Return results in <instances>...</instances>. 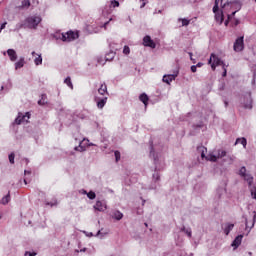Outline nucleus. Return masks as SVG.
Here are the masks:
<instances>
[{
	"instance_id": "f257e3e1",
	"label": "nucleus",
	"mask_w": 256,
	"mask_h": 256,
	"mask_svg": "<svg viewBox=\"0 0 256 256\" xmlns=\"http://www.w3.org/2000/svg\"><path fill=\"white\" fill-rule=\"evenodd\" d=\"M150 157H152L154 160L155 172L152 175L153 183L148 187V189L153 190L157 189V183L161 181V175L159 174V171L165 167V160L159 159V157L155 155L153 146L150 147Z\"/></svg>"
},
{
	"instance_id": "864d4df0",
	"label": "nucleus",
	"mask_w": 256,
	"mask_h": 256,
	"mask_svg": "<svg viewBox=\"0 0 256 256\" xmlns=\"http://www.w3.org/2000/svg\"><path fill=\"white\" fill-rule=\"evenodd\" d=\"M38 105H45V101L39 100V101H38Z\"/></svg>"
},
{
	"instance_id": "8fccbe9b",
	"label": "nucleus",
	"mask_w": 256,
	"mask_h": 256,
	"mask_svg": "<svg viewBox=\"0 0 256 256\" xmlns=\"http://www.w3.org/2000/svg\"><path fill=\"white\" fill-rule=\"evenodd\" d=\"M36 255H37V253H35V252H33V253H31L29 251L25 252V256H36Z\"/></svg>"
},
{
	"instance_id": "7ed1b4c3",
	"label": "nucleus",
	"mask_w": 256,
	"mask_h": 256,
	"mask_svg": "<svg viewBox=\"0 0 256 256\" xmlns=\"http://www.w3.org/2000/svg\"><path fill=\"white\" fill-rule=\"evenodd\" d=\"M41 21V16H29L24 20L25 27L26 29H37Z\"/></svg>"
},
{
	"instance_id": "9b49d317",
	"label": "nucleus",
	"mask_w": 256,
	"mask_h": 256,
	"mask_svg": "<svg viewBox=\"0 0 256 256\" xmlns=\"http://www.w3.org/2000/svg\"><path fill=\"white\" fill-rule=\"evenodd\" d=\"M143 45L144 47H150L151 49H155V47H157L155 42L151 39V36H145L143 38Z\"/></svg>"
},
{
	"instance_id": "ddd939ff",
	"label": "nucleus",
	"mask_w": 256,
	"mask_h": 256,
	"mask_svg": "<svg viewBox=\"0 0 256 256\" xmlns=\"http://www.w3.org/2000/svg\"><path fill=\"white\" fill-rule=\"evenodd\" d=\"M246 103H244V109H253V100L251 99V93H247L245 96Z\"/></svg>"
},
{
	"instance_id": "4c0bfd02",
	"label": "nucleus",
	"mask_w": 256,
	"mask_h": 256,
	"mask_svg": "<svg viewBox=\"0 0 256 256\" xmlns=\"http://www.w3.org/2000/svg\"><path fill=\"white\" fill-rule=\"evenodd\" d=\"M86 195H87L88 199H91V200H93V199H95V197H97V195L95 194L94 191H89Z\"/></svg>"
},
{
	"instance_id": "2eb2a0df",
	"label": "nucleus",
	"mask_w": 256,
	"mask_h": 256,
	"mask_svg": "<svg viewBox=\"0 0 256 256\" xmlns=\"http://www.w3.org/2000/svg\"><path fill=\"white\" fill-rule=\"evenodd\" d=\"M15 70L23 69L25 67V57H20L19 60L14 64Z\"/></svg>"
},
{
	"instance_id": "052dcab7",
	"label": "nucleus",
	"mask_w": 256,
	"mask_h": 256,
	"mask_svg": "<svg viewBox=\"0 0 256 256\" xmlns=\"http://www.w3.org/2000/svg\"><path fill=\"white\" fill-rule=\"evenodd\" d=\"M146 3H142V5L140 6V9H143V7H145Z\"/></svg>"
},
{
	"instance_id": "7c9ffc66",
	"label": "nucleus",
	"mask_w": 256,
	"mask_h": 256,
	"mask_svg": "<svg viewBox=\"0 0 256 256\" xmlns=\"http://www.w3.org/2000/svg\"><path fill=\"white\" fill-rule=\"evenodd\" d=\"M9 201H11V195L7 194L1 199L0 203H2V205H7Z\"/></svg>"
},
{
	"instance_id": "0e129e2a",
	"label": "nucleus",
	"mask_w": 256,
	"mask_h": 256,
	"mask_svg": "<svg viewBox=\"0 0 256 256\" xmlns=\"http://www.w3.org/2000/svg\"><path fill=\"white\" fill-rule=\"evenodd\" d=\"M225 107H227L229 105V103L227 101L224 102Z\"/></svg>"
},
{
	"instance_id": "a19ab883",
	"label": "nucleus",
	"mask_w": 256,
	"mask_h": 256,
	"mask_svg": "<svg viewBox=\"0 0 256 256\" xmlns=\"http://www.w3.org/2000/svg\"><path fill=\"white\" fill-rule=\"evenodd\" d=\"M252 85L256 89V67H255L254 72H253Z\"/></svg>"
},
{
	"instance_id": "c85d7f7f",
	"label": "nucleus",
	"mask_w": 256,
	"mask_h": 256,
	"mask_svg": "<svg viewBox=\"0 0 256 256\" xmlns=\"http://www.w3.org/2000/svg\"><path fill=\"white\" fill-rule=\"evenodd\" d=\"M180 231H182V233L187 234L188 237H192V231L191 228H186L185 226H183Z\"/></svg>"
},
{
	"instance_id": "473e14b6",
	"label": "nucleus",
	"mask_w": 256,
	"mask_h": 256,
	"mask_svg": "<svg viewBox=\"0 0 256 256\" xmlns=\"http://www.w3.org/2000/svg\"><path fill=\"white\" fill-rule=\"evenodd\" d=\"M219 3H223V0H215L214 7H213V13H216V11H219Z\"/></svg>"
},
{
	"instance_id": "0eeeda50",
	"label": "nucleus",
	"mask_w": 256,
	"mask_h": 256,
	"mask_svg": "<svg viewBox=\"0 0 256 256\" xmlns=\"http://www.w3.org/2000/svg\"><path fill=\"white\" fill-rule=\"evenodd\" d=\"M178 75H179V70H176V71H174L173 74L164 75L162 81L164 83H167V85H171V82L175 81V79H177Z\"/></svg>"
},
{
	"instance_id": "b1692460",
	"label": "nucleus",
	"mask_w": 256,
	"mask_h": 256,
	"mask_svg": "<svg viewBox=\"0 0 256 256\" xmlns=\"http://www.w3.org/2000/svg\"><path fill=\"white\" fill-rule=\"evenodd\" d=\"M243 145L244 149L245 147H247V139L246 138H237L236 139V142H235V145Z\"/></svg>"
},
{
	"instance_id": "bf43d9fd",
	"label": "nucleus",
	"mask_w": 256,
	"mask_h": 256,
	"mask_svg": "<svg viewBox=\"0 0 256 256\" xmlns=\"http://www.w3.org/2000/svg\"><path fill=\"white\" fill-rule=\"evenodd\" d=\"M80 251H81V253H85V251H87V248H83Z\"/></svg>"
},
{
	"instance_id": "423d86ee",
	"label": "nucleus",
	"mask_w": 256,
	"mask_h": 256,
	"mask_svg": "<svg viewBox=\"0 0 256 256\" xmlns=\"http://www.w3.org/2000/svg\"><path fill=\"white\" fill-rule=\"evenodd\" d=\"M233 49H234V51H236V53H240V51H243V49H245V43H244L243 36H240L235 40Z\"/></svg>"
},
{
	"instance_id": "cd10ccee",
	"label": "nucleus",
	"mask_w": 256,
	"mask_h": 256,
	"mask_svg": "<svg viewBox=\"0 0 256 256\" xmlns=\"http://www.w3.org/2000/svg\"><path fill=\"white\" fill-rule=\"evenodd\" d=\"M21 117H23V113L19 112L18 116L14 120L15 125H21V123H23V118Z\"/></svg>"
},
{
	"instance_id": "c9c22d12",
	"label": "nucleus",
	"mask_w": 256,
	"mask_h": 256,
	"mask_svg": "<svg viewBox=\"0 0 256 256\" xmlns=\"http://www.w3.org/2000/svg\"><path fill=\"white\" fill-rule=\"evenodd\" d=\"M20 29H27V27H25V21H24V23L16 24L14 31H20Z\"/></svg>"
},
{
	"instance_id": "4d7b16f0",
	"label": "nucleus",
	"mask_w": 256,
	"mask_h": 256,
	"mask_svg": "<svg viewBox=\"0 0 256 256\" xmlns=\"http://www.w3.org/2000/svg\"><path fill=\"white\" fill-rule=\"evenodd\" d=\"M86 235H87V237H93V232H90V233H88Z\"/></svg>"
},
{
	"instance_id": "6e6552de",
	"label": "nucleus",
	"mask_w": 256,
	"mask_h": 256,
	"mask_svg": "<svg viewBox=\"0 0 256 256\" xmlns=\"http://www.w3.org/2000/svg\"><path fill=\"white\" fill-rule=\"evenodd\" d=\"M94 101H95L98 109H103V107H105V105H107V96H103L102 98L95 96Z\"/></svg>"
},
{
	"instance_id": "58836bf2",
	"label": "nucleus",
	"mask_w": 256,
	"mask_h": 256,
	"mask_svg": "<svg viewBox=\"0 0 256 256\" xmlns=\"http://www.w3.org/2000/svg\"><path fill=\"white\" fill-rule=\"evenodd\" d=\"M250 193L254 199H256V186H250Z\"/></svg>"
},
{
	"instance_id": "dca6fc26",
	"label": "nucleus",
	"mask_w": 256,
	"mask_h": 256,
	"mask_svg": "<svg viewBox=\"0 0 256 256\" xmlns=\"http://www.w3.org/2000/svg\"><path fill=\"white\" fill-rule=\"evenodd\" d=\"M255 221H256V211H253V220H252L251 226H249V221L247 220V218H245L246 229H249L248 232L251 231L252 227H255Z\"/></svg>"
},
{
	"instance_id": "774afa93",
	"label": "nucleus",
	"mask_w": 256,
	"mask_h": 256,
	"mask_svg": "<svg viewBox=\"0 0 256 256\" xmlns=\"http://www.w3.org/2000/svg\"><path fill=\"white\" fill-rule=\"evenodd\" d=\"M32 55L35 56V55H37V53H35V51H33V52H32Z\"/></svg>"
},
{
	"instance_id": "4be33fe9",
	"label": "nucleus",
	"mask_w": 256,
	"mask_h": 256,
	"mask_svg": "<svg viewBox=\"0 0 256 256\" xmlns=\"http://www.w3.org/2000/svg\"><path fill=\"white\" fill-rule=\"evenodd\" d=\"M235 227V224L228 223L226 227L224 228L225 235H229L231 231H233V228Z\"/></svg>"
},
{
	"instance_id": "09e8293b",
	"label": "nucleus",
	"mask_w": 256,
	"mask_h": 256,
	"mask_svg": "<svg viewBox=\"0 0 256 256\" xmlns=\"http://www.w3.org/2000/svg\"><path fill=\"white\" fill-rule=\"evenodd\" d=\"M194 129H201L203 127V122H200L199 124L193 125Z\"/></svg>"
},
{
	"instance_id": "5701e85b",
	"label": "nucleus",
	"mask_w": 256,
	"mask_h": 256,
	"mask_svg": "<svg viewBox=\"0 0 256 256\" xmlns=\"http://www.w3.org/2000/svg\"><path fill=\"white\" fill-rule=\"evenodd\" d=\"M140 101H142V103L145 105V107H147V103L149 101V96H147V94L143 93L139 96Z\"/></svg>"
},
{
	"instance_id": "2f4dec72",
	"label": "nucleus",
	"mask_w": 256,
	"mask_h": 256,
	"mask_svg": "<svg viewBox=\"0 0 256 256\" xmlns=\"http://www.w3.org/2000/svg\"><path fill=\"white\" fill-rule=\"evenodd\" d=\"M34 63L35 65L39 66V65H43V57L40 55H38V57H36L34 59Z\"/></svg>"
},
{
	"instance_id": "680f3d73",
	"label": "nucleus",
	"mask_w": 256,
	"mask_h": 256,
	"mask_svg": "<svg viewBox=\"0 0 256 256\" xmlns=\"http://www.w3.org/2000/svg\"><path fill=\"white\" fill-rule=\"evenodd\" d=\"M107 25H109V21L108 22H105L103 27H107Z\"/></svg>"
},
{
	"instance_id": "a878e982",
	"label": "nucleus",
	"mask_w": 256,
	"mask_h": 256,
	"mask_svg": "<svg viewBox=\"0 0 256 256\" xmlns=\"http://www.w3.org/2000/svg\"><path fill=\"white\" fill-rule=\"evenodd\" d=\"M22 123H29V119H31V113L26 112L25 114L22 113Z\"/></svg>"
},
{
	"instance_id": "9d476101",
	"label": "nucleus",
	"mask_w": 256,
	"mask_h": 256,
	"mask_svg": "<svg viewBox=\"0 0 256 256\" xmlns=\"http://www.w3.org/2000/svg\"><path fill=\"white\" fill-rule=\"evenodd\" d=\"M226 7H235V9H237L236 11H240V9H241V2H239V1H233V2L227 1L226 3H224L222 5V9H225Z\"/></svg>"
},
{
	"instance_id": "e433bc0d",
	"label": "nucleus",
	"mask_w": 256,
	"mask_h": 256,
	"mask_svg": "<svg viewBox=\"0 0 256 256\" xmlns=\"http://www.w3.org/2000/svg\"><path fill=\"white\" fill-rule=\"evenodd\" d=\"M239 175H240V177H243V176L247 175V168L245 166H242L240 168Z\"/></svg>"
},
{
	"instance_id": "a18cd8bd",
	"label": "nucleus",
	"mask_w": 256,
	"mask_h": 256,
	"mask_svg": "<svg viewBox=\"0 0 256 256\" xmlns=\"http://www.w3.org/2000/svg\"><path fill=\"white\" fill-rule=\"evenodd\" d=\"M222 69H223L222 77H227V65L223 64Z\"/></svg>"
},
{
	"instance_id": "a211bd4d",
	"label": "nucleus",
	"mask_w": 256,
	"mask_h": 256,
	"mask_svg": "<svg viewBox=\"0 0 256 256\" xmlns=\"http://www.w3.org/2000/svg\"><path fill=\"white\" fill-rule=\"evenodd\" d=\"M225 193H226L225 188L223 187L218 188L216 192V199H218V201L223 199V196L225 195Z\"/></svg>"
},
{
	"instance_id": "c756f323",
	"label": "nucleus",
	"mask_w": 256,
	"mask_h": 256,
	"mask_svg": "<svg viewBox=\"0 0 256 256\" xmlns=\"http://www.w3.org/2000/svg\"><path fill=\"white\" fill-rule=\"evenodd\" d=\"M178 21H181L182 27H188V25L191 23V20L187 18H179Z\"/></svg>"
},
{
	"instance_id": "49530a36",
	"label": "nucleus",
	"mask_w": 256,
	"mask_h": 256,
	"mask_svg": "<svg viewBox=\"0 0 256 256\" xmlns=\"http://www.w3.org/2000/svg\"><path fill=\"white\" fill-rule=\"evenodd\" d=\"M110 5H111L112 7H119V1H117V0H112V1L110 2Z\"/></svg>"
},
{
	"instance_id": "6ab92c4d",
	"label": "nucleus",
	"mask_w": 256,
	"mask_h": 256,
	"mask_svg": "<svg viewBox=\"0 0 256 256\" xmlns=\"http://www.w3.org/2000/svg\"><path fill=\"white\" fill-rule=\"evenodd\" d=\"M215 14V20L217 21V23H223L224 18H223V12H220L219 10H217L216 12H214Z\"/></svg>"
},
{
	"instance_id": "69168bd1",
	"label": "nucleus",
	"mask_w": 256,
	"mask_h": 256,
	"mask_svg": "<svg viewBox=\"0 0 256 256\" xmlns=\"http://www.w3.org/2000/svg\"><path fill=\"white\" fill-rule=\"evenodd\" d=\"M248 255L249 256H253V252H248Z\"/></svg>"
},
{
	"instance_id": "20e7f679",
	"label": "nucleus",
	"mask_w": 256,
	"mask_h": 256,
	"mask_svg": "<svg viewBox=\"0 0 256 256\" xmlns=\"http://www.w3.org/2000/svg\"><path fill=\"white\" fill-rule=\"evenodd\" d=\"M197 151L201 153V158L206 159L207 161H211L212 163H217L218 156L215 154H210L209 156H205V153H207V148L205 146H198Z\"/></svg>"
},
{
	"instance_id": "13d9d810",
	"label": "nucleus",
	"mask_w": 256,
	"mask_h": 256,
	"mask_svg": "<svg viewBox=\"0 0 256 256\" xmlns=\"http://www.w3.org/2000/svg\"><path fill=\"white\" fill-rule=\"evenodd\" d=\"M189 57L193 61V53L189 52Z\"/></svg>"
},
{
	"instance_id": "6e6d98bb",
	"label": "nucleus",
	"mask_w": 256,
	"mask_h": 256,
	"mask_svg": "<svg viewBox=\"0 0 256 256\" xmlns=\"http://www.w3.org/2000/svg\"><path fill=\"white\" fill-rule=\"evenodd\" d=\"M44 99H47V95H46V94H42V101H43Z\"/></svg>"
},
{
	"instance_id": "f03ea898",
	"label": "nucleus",
	"mask_w": 256,
	"mask_h": 256,
	"mask_svg": "<svg viewBox=\"0 0 256 256\" xmlns=\"http://www.w3.org/2000/svg\"><path fill=\"white\" fill-rule=\"evenodd\" d=\"M54 39H56L57 41H63L64 43H71V41L79 39V34L73 31H69L66 33L56 32L54 34Z\"/></svg>"
},
{
	"instance_id": "72a5a7b5",
	"label": "nucleus",
	"mask_w": 256,
	"mask_h": 256,
	"mask_svg": "<svg viewBox=\"0 0 256 256\" xmlns=\"http://www.w3.org/2000/svg\"><path fill=\"white\" fill-rule=\"evenodd\" d=\"M226 156H227V151L218 150V154H217L218 159H223V157H226Z\"/></svg>"
},
{
	"instance_id": "5fc2aeb1",
	"label": "nucleus",
	"mask_w": 256,
	"mask_h": 256,
	"mask_svg": "<svg viewBox=\"0 0 256 256\" xmlns=\"http://www.w3.org/2000/svg\"><path fill=\"white\" fill-rule=\"evenodd\" d=\"M196 67H203V63L201 62L197 63Z\"/></svg>"
},
{
	"instance_id": "de8ad7c7",
	"label": "nucleus",
	"mask_w": 256,
	"mask_h": 256,
	"mask_svg": "<svg viewBox=\"0 0 256 256\" xmlns=\"http://www.w3.org/2000/svg\"><path fill=\"white\" fill-rule=\"evenodd\" d=\"M46 205H49L50 207H55V205H57V200H54L52 202H47Z\"/></svg>"
},
{
	"instance_id": "aec40b11",
	"label": "nucleus",
	"mask_w": 256,
	"mask_h": 256,
	"mask_svg": "<svg viewBox=\"0 0 256 256\" xmlns=\"http://www.w3.org/2000/svg\"><path fill=\"white\" fill-rule=\"evenodd\" d=\"M243 179L247 181L248 186L251 187L253 185V175L247 173L243 176Z\"/></svg>"
},
{
	"instance_id": "4468645a",
	"label": "nucleus",
	"mask_w": 256,
	"mask_h": 256,
	"mask_svg": "<svg viewBox=\"0 0 256 256\" xmlns=\"http://www.w3.org/2000/svg\"><path fill=\"white\" fill-rule=\"evenodd\" d=\"M7 55L9 57L10 61H12V62L17 61V52L15 51V49H8Z\"/></svg>"
},
{
	"instance_id": "1a4fd4ad",
	"label": "nucleus",
	"mask_w": 256,
	"mask_h": 256,
	"mask_svg": "<svg viewBox=\"0 0 256 256\" xmlns=\"http://www.w3.org/2000/svg\"><path fill=\"white\" fill-rule=\"evenodd\" d=\"M94 209L96 211H100V212L107 211V202L105 200L96 201V203L94 205Z\"/></svg>"
},
{
	"instance_id": "3c124183",
	"label": "nucleus",
	"mask_w": 256,
	"mask_h": 256,
	"mask_svg": "<svg viewBox=\"0 0 256 256\" xmlns=\"http://www.w3.org/2000/svg\"><path fill=\"white\" fill-rule=\"evenodd\" d=\"M191 71L192 73H197V66L196 65L191 66Z\"/></svg>"
},
{
	"instance_id": "393cba45",
	"label": "nucleus",
	"mask_w": 256,
	"mask_h": 256,
	"mask_svg": "<svg viewBox=\"0 0 256 256\" xmlns=\"http://www.w3.org/2000/svg\"><path fill=\"white\" fill-rule=\"evenodd\" d=\"M107 235H109V231H103V229H101L96 233L95 237L103 239L104 237H107Z\"/></svg>"
},
{
	"instance_id": "603ef678",
	"label": "nucleus",
	"mask_w": 256,
	"mask_h": 256,
	"mask_svg": "<svg viewBox=\"0 0 256 256\" xmlns=\"http://www.w3.org/2000/svg\"><path fill=\"white\" fill-rule=\"evenodd\" d=\"M6 25H7V22H4V23L1 24L0 33H1V31H3V29H5Z\"/></svg>"
},
{
	"instance_id": "e2e57ef3",
	"label": "nucleus",
	"mask_w": 256,
	"mask_h": 256,
	"mask_svg": "<svg viewBox=\"0 0 256 256\" xmlns=\"http://www.w3.org/2000/svg\"><path fill=\"white\" fill-rule=\"evenodd\" d=\"M235 13H237V11L232 12L231 17H235Z\"/></svg>"
},
{
	"instance_id": "f3484780",
	"label": "nucleus",
	"mask_w": 256,
	"mask_h": 256,
	"mask_svg": "<svg viewBox=\"0 0 256 256\" xmlns=\"http://www.w3.org/2000/svg\"><path fill=\"white\" fill-rule=\"evenodd\" d=\"M112 219H115L116 221H121V219H123V213L119 210H114L112 212Z\"/></svg>"
},
{
	"instance_id": "79ce46f5",
	"label": "nucleus",
	"mask_w": 256,
	"mask_h": 256,
	"mask_svg": "<svg viewBox=\"0 0 256 256\" xmlns=\"http://www.w3.org/2000/svg\"><path fill=\"white\" fill-rule=\"evenodd\" d=\"M75 151H79L80 153H83V151H85V147L81 146V142L79 144V146H76Z\"/></svg>"
},
{
	"instance_id": "bb28decb",
	"label": "nucleus",
	"mask_w": 256,
	"mask_h": 256,
	"mask_svg": "<svg viewBox=\"0 0 256 256\" xmlns=\"http://www.w3.org/2000/svg\"><path fill=\"white\" fill-rule=\"evenodd\" d=\"M99 95H105L107 93V84H101V86L98 88Z\"/></svg>"
},
{
	"instance_id": "37998d69",
	"label": "nucleus",
	"mask_w": 256,
	"mask_h": 256,
	"mask_svg": "<svg viewBox=\"0 0 256 256\" xmlns=\"http://www.w3.org/2000/svg\"><path fill=\"white\" fill-rule=\"evenodd\" d=\"M123 53L124 55H129L131 53L129 46H124Z\"/></svg>"
},
{
	"instance_id": "338daca9",
	"label": "nucleus",
	"mask_w": 256,
	"mask_h": 256,
	"mask_svg": "<svg viewBox=\"0 0 256 256\" xmlns=\"http://www.w3.org/2000/svg\"><path fill=\"white\" fill-rule=\"evenodd\" d=\"M82 192H83L84 195H87V192L85 190H82Z\"/></svg>"
},
{
	"instance_id": "f8f14e48",
	"label": "nucleus",
	"mask_w": 256,
	"mask_h": 256,
	"mask_svg": "<svg viewBox=\"0 0 256 256\" xmlns=\"http://www.w3.org/2000/svg\"><path fill=\"white\" fill-rule=\"evenodd\" d=\"M242 241H243V234H240V235H238V236L232 241L231 247H234V250H235V249H238V247L241 245Z\"/></svg>"
},
{
	"instance_id": "f704fd0d",
	"label": "nucleus",
	"mask_w": 256,
	"mask_h": 256,
	"mask_svg": "<svg viewBox=\"0 0 256 256\" xmlns=\"http://www.w3.org/2000/svg\"><path fill=\"white\" fill-rule=\"evenodd\" d=\"M64 83L65 85H67V87H70L71 89H73V82H71V77H67L65 80H64Z\"/></svg>"
},
{
	"instance_id": "c03bdc74",
	"label": "nucleus",
	"mask_w": 256,
	"mask_h": 256,
	"mask_svg": "<svg viewBox=\"0 0 256 256\" xmlns=\"http://www.w3.org/2000/svg\"><path fill=\"white\" fill-rule=\"evenodd\" d=\"M114 155H115L116 162H119V160L121 159V152L115 151Z\"/></svg>"
},
{
	"instance_id": "ea45409f",
	"label": "nucleus",
	"mask_w": 256,
	"mask_h": 256,
	"mask_svg": "<svg viewBox=\"0 0 256 256\" xmlns=\"http://www.w3.org/2000/svg\"><path fill=\"white\" fill-rule=\"evenodd\" d=\"M9 161L11 163V165L15 164V154L14 153H11L9 156Z\"/></svg>"
},
{
	"instance_id": "412c9836",
	"label": "nucleus",
	"mask_w": 256,
	"mask_h": 256,
	"mask_svg": "<svg viewBox=\"0 0 256 256\" xmlns=\"http://www.w3.org/2000/svg\"><path fill=\"white\" fill-rule=\"evenodd\" d=\"M31 7V2L29 0H22V3L20 6H18V9H29Z\"/></svg>"
},
{
	"instance_id": "39448f33",
	"label": "nucleus",
	"mask_w": 256,
	"mask_h": 256,
	"mask_svg": "<svg viewBox=\"0 0 256 256\" xmlns=\"http://www.w3.org/2000/svg\"><path fill=\"white\" fill-rule=\"evenodd\" d=\"M208 63H209V65H211V69L213 71H215V69L217 67H219V65H222V67H223V65H225L224 62L221 60V58H219L215 54L210 55V59H209Z\"/></svg>"
}]
</instances>
